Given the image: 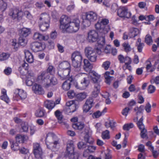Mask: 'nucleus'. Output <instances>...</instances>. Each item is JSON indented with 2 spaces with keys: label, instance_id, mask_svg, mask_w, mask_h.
<instances>
[{
  "label": "nucleus",
  "instance_id": "53",
  "mask_svg": "<svg viewBox=\"0 0 159 159\" xmlns=\"http://www.w3.org/2000/svg\"><path fill=\"white\" fill-rule=\"evenodd\" d=\"M110 62L108 61H106L104 62L102 65V67L105 70H107L110 67Z\"/></svg>",
  "mask_w": 159,
  "mask_h": 159
},
{
  "label": "nucleus",
  "instance_id": "55",
  "mask_svg": "<svg viewBox=\"0 0 159 159\" xmlns=\"http://www.w3.org/2000/svg\"><path fill=\"white\" fill-rule=\"evenodd\" d=\"M87 144L81 141L78 143V147L79 149H83L87 146Z\"/></svg>",
  "mask_w": 159,
  "mask_h": 159
},
{
  "label": "nucleus",
  "instance_id": "19",
  "mask_svg": "<svg viewBox=\"0 0 159 159\" xmlns=\"http://www.w3.org/2000/svg\"><path fill=\"white\" fill-rule=\"evenodd\" d=\"M114 73L113 70H111V71H107L105 72L104 75V77L105 79L106 83L109 85L110 84L112 80V77L109 76V75H113Z\"/></svg>",
  "mask_w": 159,
  "mask_h": 159
},
{
  "label": "nucleus",
  "instance_id": "60",
  "mask_svg": "<svg viewBox=\"0 0 159 159\" xmlns=\"http://www.w3.org/2000/svg\"><path fill=\"white\" fill-rule=\"evenodd\" d=\"M55 114L58 119H62L63 117L61 112L58 110H57L55 112Z\"/></svg>",
  "mask_w": 159,
  "mask_h": 159
},
{
  "label": "nucleus",
  "instance_id": "42",
  "mask_svg": "<svg viewBox=\"0 0 159 159\" xmlns=\"http://www.w3.org/2000/svg\"><path fill=\"white\" fill-rule=\"evenodd\" d=\"M10 55V54L8 53H2L0 55V60H6L9 58Z\"/></svg>",
  "mask_w": 159,
  "mask_h": 159
},
{
  "label": "nucleus",
  "instance_id": "7",
  "mask_svg": "<svg viewBox=\"0 0 159 159\" xmlns=\"http://www.w3.org/2000/svg\"><path fill=\"white\" fill-rule=\"evenodd\" d=\"M50 77L49 73L47 71H44L41 72L40 74L38 76V80L39 82L43 84V86L45 87Z\"/></svg>",
  "mask_w": 159,
  "mask_h": 159
},
{
  "label": "nucleus",
  "instance_id": "50",
  "mask_svg": "<svg viewBox=\"0 0 159 159\" xmlns=\"http://www.w3.org/2000/svg\"><path fill=\"white\" fill-rule=\"evenodd\" d=\"M68 157L69 159H78L79 155L76 152H73V153H68Z\"/></svg>",
  "mask_w": 159,
  "mask_h": 159
},
{
  "label": "nucleus",
  "instance_id": "48",
  "mask_svg": "<svg viewBox=\"0 0 159 159\" xmlns=\"http://www.w3.org/2000/svg\"><path fill=\"white\" fill-rule=\"evenodd\" d=\"M122 46L125 51L126 52H129L131 50L130 45L127 43H124Z\"/></svg>",
  "mask_w": 159,
  "mask_h": 159
},
{
  "label": "nucleus",
  "instance_id": "41",
  "mask_svg": "<svg viewBox=\"0 0 159 159\" xmlns=\"http://www.w3.org/2000/svg\"><path fill=\"white\" fill-rule=\"evenodd\" d=\"M21 130H22L23 132H27L28 130V125L27 122H23L21 124Z\"/></svg>",
  "mask_w": 159,
  "mask_h": 159
},
{
  "label": "nucleus",
  "instance_id": "44",
  "mask_svg": "<svg viewBox=\"0 0 159 159\" xmlns=\"http://www.w3.org/2000/svg\"><path fill=\"white\" fill-rule=\"evenodd\" d=\"M144 109V106L143 105H141L139 107H135L134 109V110L135 112H136V114L137 115L139 113H142Z\"/></svg>",
  "mask_w": 159,
  "mask_h": 159
},
{
  "label": "nucleus",
  "instance_id": "45",
  "mask_svg": "<svg viewBox=\"0 0 159 159\" xmlns=\"http://www.w3.org/2000/svg\"><path fill=\"white\" fill-rule=\"evenodd\" d=\"M152 37L149 34H147L145 38V42L148 44L150 45L152 43Z\"/></svg>",
  "mask_w": 159,
  "mask_h": 159
},
{
  "label": "nucleus",
  "instance_id": "26",
  "mask_svg": "<svg viewBox=\"0 0 159 159\" xmlns=\"http://www.w3.org/2000/svg\"><path fill=\"white\" fill-rule=\"evenodd\" d=\"M84 124L81 122H77L72 124L73 128L77 130H82L84 127Z\"/></svg>",
  "mask_w": 159,
  "mask_h": 159
},
{
  "label": "nucleus",
  "instance_id": "3",
  "mask_svg": "<svg viewBox=\"0 0 159 159\" xmlns=\"http://www.w3.org/2000/svg\"><path fill=\"white\" fill-rule=\"evenodd\" d=\"M71 59L72 66L75 68L80 70L82 60V54L80 52L76 51L72 53Z\"/></svg>",
  "mask_w": 159,
  "mask_h": 159
},
{
  "label": "nucleus",
  "instance_id": "62",
  "mask_svg": "<svg viewBox=\"0 0 159 159\" xmlns=\"http://www.w3.org/2000/svg\"><path fill=\"white\" fill-rule=\"evenodd\" d=\"M70 107V110H71V111H72V112H74L78 109V105L74 103Z\"/></svg>",
  "mask_w": 159,
  "mask_h": 159
},
{
  "label": "nucleus",
  "instance_id": "1",
  "mask_svg": "<svg viewBox=\"0 0 159 159\" xmlns=\"http://www.w3.org/2000/svg\"><path fill=\"white\" fill-rule=\"evenodd\" d=\"M56 136L52 133H49L46 138V143L48 148L53 151H57L59 147V142L58 140H55Z\"/></svg>",
  "mask_w": 159,
  "mask_h": 159
},
{
  "label": "nucleus",
  "instance_id": "58",
  "mask_svg": "<svg viewBox=\"0 0 159 159\" xmlns=\"http://www.w3.org/2000/svg\"><path fill=\"white\" fill-rule=\"evenodd\" d=\"M140 130H141V136L142 138H145L147 135V130L145 128L144 129H141Z\"/></svg>",
  "mask_w": 159,
  "mask_h": 159
},
{
  "label": "nucleus",
  "instance_id": "63",
  "mask_svg": "<svg viewBox=\"0 0 159 159\" xmlns=\"http://www.w3.org/2000/svg\"><path fill=\"white\" fill-rule=\"evenodd\" d=\"M92 107L91 106H89L86 104H84L83 107V110L84 112H88Z\"/></svg>",
  "mask_w": 159,
  "mask_h": 159
},
{
  "label": "nucleus",
  "instance_id": "31",
  "mask_svg": "<svg viewBox=\"0 0 159 159\" xmlns=\"http://www.w3.org/2000/svg\"><path fill=\"white\" fill-rule=\"evenodd\" d=\"M84 141L86 142L87 144H92L93 141V139L90 136L88 133H86L84 137Z\"/></svg>",
  "mask_w": 159,
  "mask_h": 159
},
{
  "label": "nucleus",
  "instance_id": "59",
  "mask_svg": "<svg viewBox=\"0 0 159 159\" xmlns=\"http://www.w3.org/2000/svg\"><path fill=\"white\" fill-rule=\"evenodd\" d=\"M131 108L129 107H125L122 111V114L123 115L126 116L129 111L131 110Z\"/></svg>",
  "mask_w": 159,
  "mask_h": 159
},
{
  "label": "nucleus",
  "instance_id": "25",
  "mask_svg": "<svg viewBox=\"0 0 159 159\" xmlns=\"http://www.w3.org/2000/svg\"><path fill=\"white\" fill-rule=\"evenodd\" d=\"M15 93H18L19 98L21 100L25 99L27 97L26 93L23 90L17 89L15 90Z\"/></svg>",
  "mask_w": 159,
  "mask_h": 159
},
{
  "label": "nucleus",
  "instance_id": "11",
  "mask_svg": "<svg viewBox=\"0 0 159 159\" xmlns=\"http://www.w3.org/2000/svg\"><path fill=\"white\" fill-rule=\"evenodd\" d=\"M90 81L88 78H84L79 84L76 85V87L80 90H84L88 87Z\"/></svg>",
  "mask_w": 159,
  "mask_h": 159
},
{
  "label": "nucleus",
  "instance_id": "64",
  "mask_svg": "<svg viewBox=\"0 0 159 159\" xmlns=\"http://www.w3.org/2000/svg\"><path fill=\"white\" fill-rule=\"evenodd\" d=\"M11 72L12 69L9 67H7L4 70V73L7 75H10L11 74Z\"/></svg>",
  "mask_w": 159,
  "mask_h": 159
},
{
  "label": "nucleus",
  "instance_id": "54",
  "mask_svg": "<svg viewBox=\"0 0 159 159\" xmlns=\"http://www.w3.org/2000/svg\"><path fill=\"white\" fill-rule=\"evenodd\" d=\"M93 101V99L92 98H89L87 99L85 103L92 107L94 104Z\"/></svg>",
  "mask_w": 159,
  "mask_h": 159
},
{
  "label": "nucleus",
  "instance_id": "5",
  "mask_svg": "<svg viewBox=\"0 0 159 159\" xmlns=\"http://www.w3.org/2000/svg\"><path fill=\"white\" fill-rule=\"evenodd\" d=\"M80 20L77 19L70 22L66 28V31L69 33L76 32L78 30L80 27Z\"/></svg>",
  "mask_w": 159,
  "mask_h": 159
},
{
  "label": "nucleus",
  "instance_id": "46",
  "mask_svg": "<svg viewBox=\"0 0 159 159\" xmlns=\"http://www.w3.org/2000/svg\"><path fill=\"white\" fill-rule=\"evenodd\" d=\"M146 68L147 70L151 72H153L155 69V67L152 66V64L150 61L147 62Z\"/></svg>",
  "mask_w": 159,
  "mask_h": 159
},
{
  "label": "nucleus",
  "instance_id": "14",
  "mask_svg": "<svg viewBox=\"0 0 159 159\" xmlns=\"http://www.w3.org/2000/svg\"><path fill=\"white\" fill-rule=\"evenodd\" d=\"M70 72V70L69 69L67 70L61 69L58 70V75L61 80H64L69 78Z\"/></svg>",
  "mask_w": 159,
  "mask_h": 159
},
{
  "label": "nucleus",
  "instance_id": "27",
  "mask_svg": "<svg viewBox=\"0 0 159 159\" xmlns=\"http://www.w3.org/2000/svg\"><path fill=\"white\" fill-rule=\"evenodd\" d=\"M6 90L3 89L2 90L1 94L2 95L0 97V99L4 101L7 103H8L10 101V100L9 98L7 95Z\"/></svg>",
  "mask_w": 159,
  "mask_h": 159
},
{
  "label": "nucleus",
  "instance_id": "49",
  "mask_svg": "<svg viewBox=\"0 0 159 159\" xmlns=\"http://www.w3.org/2000/svg\"><path fill=\"white\" fill-rule=\"evenodd\" d=\"M48 39L49 37L48 35L44 36L39 33L37 38V40L38 39L40 41L43 40L47 41L48 40Z\"/></svg>",
  "mask_w": 159,
  "mask_h": 159
},
{
  "label": "nucleus",
  "instance_id": "56",
  "mask_svg": "<svg viewBox=\"0 0 159 159\" xmlns=\"http://www.w3.org/2000/svg\"><path fill=\"white\" fill-rule=\"evenodd\" d=\"M7 4L4 2L3 0H0V8L2 11H4L6 8Z\"/></svg>",
  "mask_w": 159,
  "mask_h": 159
},
{
  "label": "nucleus",
  "instance_id": "34",
  "mask_svg": "<svg viewBox=\"0 0 159 159\" xmlns=\"http://www.w3.org/2000/svg\"><path fill=\"white\" fill-rule=\"evenodd\" d=\"M27 42L26 38L21 36H20L19 38L18 43L20 45L24 47L26 45Z\"/></svg>",
  "mask_w": 159,
  "mask_h": 159
},
{
  "label": "nucleus",
  "instance_id": "57",
  "mask_svg": "<svg viewBox=\"0 0 159 159\" xmlns=\"http://www.w3.org/2000/svg\"><path fill=\"white\" fill-rule=\"evenodd\" d=\"M156 90L155 87L153 85H150L148 87V90L149 93H153Z\"/></svg>",
  "mask_w": 159,
  "mask_h": 159
},
{
  "label": "nucleus",
  "instance_id": "40",
  "mask_svg": "<svg viewBox=\"0 0 159 159\" xmlns=\"http://www.w3.org/2000/svg\"><path fill=\"white\" fill-rule=\"evenodd\" d=\"M103 34H102V36L99 39L98 41V45L99 48H101L105 44V39L103 36Z\"/></svg>",
  "mask_w": 159,
  "mask_h": 159
},
{
  "label": "nucleus",
  "instance_id": "29",
  "mask_svg": "<svg viewBox=\"0 0 159 159\" xmlns=\"http://www.w3.org/2000/svg\"><path fill=\"white\" fill-rule=\"evenodd\" d=\"M40 30L43 32L46 31L49 27V24L38 22Z\"/></svg>",
  "mask_w": 159,
  "mask_h": 159
},
{
  "label": "nucleus",
  "instance_id": "38",
  "mask_svg": "<svg viewBox=\"0 0 159 159\" xmlns=\"http://www.w3.org/2000/svg\"><path fill=\"white\" fill-rule=\"evenodd\" d=\"M45 113V111L43 109L39 108L36 111L35 115L38 117H41L44 116Z\"/></svg>",
  "mask_w": 159,
  "mask_h": 159
},
{
  "label": "nucleus",
  "instance_id": "18",
  "mask_svg": "<svg viewBox=\"0 0 159 159\" xmlns=\"http://www.w3.org/2000/svg\"><path fill=\"white\" fill-rule=\"evenodd\" d=\"M87 19L89 20L91 22L96 21L98 18L97 14L93 11L87 13L86 14Z\"/></svg>",
  "mask_w": 159,
  "mask_h": 159
},
{
  "label": "nucleus",
  "instance_id": "30",
  "mask_svg": "<svg viewBox=\"0 0 159 159\" xmlns=\"http://www.w3.org/2000/svg\"><path fill=\"white\" fill-rule=\"evenodd\" d=\"M74 148L73 141H70L67 144L66 151L68 153H73L74 152Z\"/></svg>",
  "mask_w": 159,
  "mask_h": 159
},
{
  "label": "nucleus",
  "instance_id": "10",
  "mask_svg": "<svg viewBox=\"0 0 159 159\" xmlns=\"http://www.w3.org/2000/svg\"><path fill=\"white\" fill-rule=\"evenodd\" d=\"M117 15L120 17L129 18L131 16V13L128 11V9L126 7H120L118 9Z\"/></svg>",
  "mask_w": 159,
  "mask_h": 159
},
{
  "label": "nucleus",
  "instance_id": "21",
  "mask_svg": "<svg viewBox=\"0 0 159 159\" xmlns=\"http://www.w3.org/2000/svg\"><path fill=\"white\" fill-rule=\"evenodd\" d=\"M83 68L84 70L87 72L89 71L92 69L93 66L89 61L86 59L84 60Z\"/></svg>",
  "mask_w": 159,
  "mask_h": 159
},
{
  "label": "nucleus",
  "instance_id": "61",
  "mask_svg": "<svg viewBox=\"0 0 159 159\" xmlns=\"http://www.w3.org/2000/svg\"><path fill=\"white\" fill-rule=\"evenodd\" d=\"M75 95V93L73 90H70L67 92V95L70 98H72Z\"/></svg>",
  "mask_w": 159,
  "mask_h": 159
},
{
  "label": "nucleus",
  "instance_id": "47",
  "mask_svg": "<svg viewBox=\"0 0 159 159\" xmlns=\"http://www.w3.org/2000/svg\"><path fill=\"white\" fill-rule=\"evenodd\" d=\"M143 116H142L141 118L137 122L138 127L140 129H144V128L145 127L143 123Z\"/></svg>",
  "mask_w": 159,
  "mask_h": 159
},
{
  "label": "nucleus",
  "instance_id": "13",
  "mask_svg": "<svg viewBox=\"0 0 159 159\" xmlns=\"http://www.w3.org/2000/svg\"><path fill=\"white\" fill-rule=\"evenodd\" d=\"M98 38V33L95 30H91L88 33V39L89 42H95Z\"/></svg>",
  "mask_w": 159,
  "mask_h": 159
},
{
  "label": "nucleus",
  "instance_id": "37",
  "mask_svg": "<svg viewBox=\"0 0 159 159\" xmlns=\"http://www.w3.org/2000/svg\"><path fill=\"white\" fill-rule=\"evenodd\" d=\"M25 137L24 135H21L20 134L17 135L16 137V142L19 143H24L25 141Z\"/></svg>",
  "mask_w": 159,
  "mask_h": 159
},
{
  "label": "nucleus",
  "instance_id": "43",
  "mask_svg": "<svg viewBox=\"0 0 159 159\" xmlns=\"http://www.w3.org/2000/svg\"><path fill=\"white\" fill-rule=\"evenodd\" d=\"M102 137L103 139H109L110 138L109 131L107 130L103 131L102 133Z\"/></svg>",
  "mask_w": 159,
  "mask_h": 159
},
{
  "label": "nucleus",
  "instance_id": "23",
  "mask_svg": "<svg viewBox=\"0 0 159 159\" xmlns=\"http://www.w3.org/2000/svg\"><path fill=\"white\" fill-rule=\"evenodd\" d=\"M60 68L62 70H70V63L66 61L62 62L59 65Z\"/></svg>",
  "mask_w": 159,
  "mask_h": 159
},
{
  "label": "nucleus",
  "instance_id": "8",
  "mask_svg": "<svg viewBox=\"0 0 159 159\" xmlns=\"http://www.w3.org/2000/svg\"><path fill=\"white\" fill-rule=\"evenodd\" d=\"M33 153L35 157L37 159H42V151L39 144L35 143L33 144Z\"/></svg>",
  "mask_w": 159,
  "mask_h": 159
},
{
  "label": "nucleus",
  "instance_id": "24",
  "mask_svg": "<svg viewBox=\"0 0 159 159\" xmlns=\"http://www.w3.org/2000/svg\"><path fill=\"white\" fill-rule=\"evenodd\" d=\"M57 84V80L56 78L52 77L50 79L49 78L45 88H48L50 86L55 85Z\"/></svg>",
  "mask_w": 159,
  "mask_h": 159
},
{
  "label": "nucleus",
  "instance_id": "39",
  "mask_svg": "<svg viewBox=\"0 0 159 159\" xmlns=\"http://www.w3.org/2000/svg\"><path fill=\"white\" fill-rule=\"evenodd\" d=\"M87 96V93H81L77 95V99L80 101H82Z\"/></svg>",
  "mask_w": 159,
  "mask_h": 159
},
{
  "label": "nucleus",
  "instance_id": "35",
  "mask_svg": "<svg viewBox=\"0 0 159 159\" xmlns=\"http://www.w3.org/2000/svg\"><path fill=\"white\" fill-rule=\"evenodd\" d=\"M10 142L11 144V148L12 150L16 151L19 149V147L17 142L16 141V142H14L12 140H11Z\"/></svg>",
  "mask_w": 159,
  "mask_h": 159
},
{
  "label": "nucleus",
  "instance_id": "32",
  "mask_svg": "<svg viewBox=\"0 0 159 159\" xmlns=\"http://www.w3.org/2000/svg\"><path fill=\"white\" fill-rule=\"evenodd\" d=\"M44 106L49 110L52 109L55 106V103L53 101H47L44 103Z\"/></svg>",
  "mask_w": 159,
  "mask_h": 159
},
{
  "label": "nucleus",
  "instance_id": "9",
  "mask_svg": "<svg viewBox=\"0 0 159 159\" xmlns=\"http://www.w3.org/2000/svg\"><path fill=\"white\" fill-rule=\"evenodd\" d=\"M60 28L63 30H66V28L70 23V18L65 15L62 16L60 20Z\"/></svg>",
  "mask_w": 159,
  "mask_h": 159
},
{
  "label": "nucleus",
  "instance_id": "51",
  "mask_svg": "<svg viewBox=\"0 0 159 159\" xmlns=\"http://www.w3.org/2000/svg\"><path fill=\"white\" fill-rule=\"evenodd\" d=\"M134 127V125L132 123L126 124L123 126V129L125 130H129L130 129Z\"/></svg>",
  "mask_w": 159,
  "mask_h": 159
},
{
  "label": "nucleus",
  "instance_id": "12",
  "mask_svg": "<svg viewBox=\"0 0 159 159\" xmlns=\"http://www.w3.org/2000/svg\"><path fill=\"white\" fill-rule=\"evenodd\" d=\"M30 47L32 50L34 52L41 51L44 48V45L39 42H35L31 43Z\"/></svg>",
  "mask_w": 159,
  "mask_h": 159
},
{
  "label": "nucleus",
  "instance_id": "52",
  "mask_svg": "<svg viewBox=\"0 0 159 159\" xmlns=\"http://www.w3.org/2000/svg\"><path fill=\"white\" fill-rule=\"evenodd\" d=\"M91 22L89 20L87 19L86 16L85 18L83 19L82 21L83 25L85 27H87L89 26L91 24Z\"/></svg>",
  "mask_w": 159,
  "mask_h": 159
},
{
  "label": "nucleus",
  "instance_id": "17",
  "mask_svg": "<svg viewBox=\"0 0 159 159\" xmlns=\"http://www.w3.org/2000/svg\"><path fill=\"white\" fill-rule=\"evenodd\" d=\"M73 80L72 76L65 81L62 84V87L63 89L65 91H67L69 90L70 87V82H72Z\"/></svg>",
  "mask_w": 159,
  "mask_h": 159
},
{
  "label": "nucleus",
  "instance_id": "2",
  "mask_svg": "<svg viewBox=\"0 0 159 159\" xmlns=\"http://www.w3.org/2000/svg\"><path fill=\"white\" fill-rule=\"evenodd\" d=\"M90 74L92 76L91 79L94 83L93 91L92 92V96L96 98L100 93V76L94 71H92Z\"/></svg>",
  "mask_w": 159,
  "mask_h": 159
},
{
  "label": "nucleus",
  "instance_id": "16",
  "mask_svg": "<svg viewBox=\"0 0 159 159\" xmlns=\"http://www.w3.org/2000/svg\"><path fill=\"white\" fill-rule=\"evenodd\" d=\"M50 17L48 14L46 13H43L40 15L38 22L50 24Z\"/></svg>",
  "mask_w": 159,
  "mask_h": 159
},
{
  "label": "nucleus",
  "instance_id": "22",
  "mask_svg": "<svg viewBox=\"0 0 159 159\" xmlns=\"http://www.w3.org/2000/svg\"><path fill=\"white\" fill-rule=\"evenodd\" d=\"M139 34V30L138 29L132 28L130 29L129 35L130 38H133L137 36Z\"/></svg>",
  "mask_w": 159,
  "mask_h": 159
},
{
  "label": "nucleus",
  "instance_id": "20",
  "mask_svg": "<svg viewBox=\"0 0 159 159\" xmlns=\"http://www.w3.org/2000/svg\"><path fill=\"white\" fill-rule=\"evenodd\" d=\"M95 26L96 28L98 30L99 33L103 34L107 33V31L105 28V26L102 25L101 23L98 22L95 24Z\"/></svg>",
  "mask_w": 159,
  "mask_h": 159
},
{
  "label": "nucleus",
  "instance_id": "28",
  "mask_svg": "<svg viewBox=\"0 0 159 159\" xmlns=\"http://www.w3.org/2000/svg\"><path fill=\"white\" fill-rule=\"evenodd\" d=\"M25 54V57L26 61L30 63H32L34 61V57L31 53L29 51H27Z\"/></svg>",
  "mask_w": 159,
  "mask_h": 159
},
{
  "label": "nucleus",
  "instance_id": "36",
  "mask_svg": "<svg viewBox=\"0 0 159 159\" xmlns=\"http://www.w3.org/2000/svg\"><path fill=\"white\" fill-rule=\"evenodd\" d=\"M106 110L107 109L105 108L102 112H100L99 111H98L93 113L92 116L93 118H98L101 115L103 114L106 111Z\"/></svg>",
  "mask_w": 159,
  "mask_h": 159
},
{
  "label": "nucleus",
  "instance_id": "33",
  "mask_svg": "<svg viewBox=\"0 0 159 159\" xmlns=\"http://www.w3.org/2000/svg\"><path fill=\"white\" fill-rule=\"evenodd\" d=\"M30 29L26 28H24L21 30V33L20 36L26 37L30 34Z\"/></svg>",
  "mask_w": 159,
  "mask_h": 159
},
{
  "label": "nucleus",
  "instance_id": "4",
  "mask_svg": "<svg viewBox=\"0 0 159 159\" xmlns=\"http://www.w3.org/2000/svg\"><path fill=\"white\" fill-rule=\"evenodd\" d=\"M86 56L89 60L92 62H95L97 60V57L96 50L91 47H89L85 49Z\"/></svg>",
  "mask_w": 159,
  "mask_h": 159
},
{
  "label": "nucleus",
  "instance_id": "15",
  "mask_svg": "<svg viewBox=\"0 0 159 159\" xmlns=\"http://www.w3.org/2000/svg\"><path fill=\"white\" fill-rule=\"evenodd\" d=\"M32 90L34 92L39 95H43L44 94V91L41 85L37 84H35L32 87Z\"/></svg>",
  "mask_w": 159,
  "mask_h": 159
},
{
  "label": "nucleus",
  "instance_id": "6",
  "mask_svg": "<svg viewBox=\"0 0 159 159\" xmlns=\"http://www.w3.org/2000/svg\"><path fill=\"white\" fill-rule=\"evenodd\" d=\"M9 15L13 19H16L18 20L21 19L23 15V12L21 10L16 8L10 10Z\"/></svg>",
  "mask_w": 159,
  "mask_h": 159
}]
</instances>
